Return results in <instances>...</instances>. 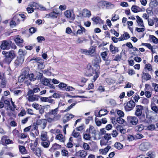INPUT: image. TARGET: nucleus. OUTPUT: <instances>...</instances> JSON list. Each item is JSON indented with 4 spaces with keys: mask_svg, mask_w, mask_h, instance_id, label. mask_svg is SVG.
<instances>
[{
    "mask_svg": "<svg viewBox=\"0 0 158 158\" xmlns=\"http://www.w3.org/2000/svg\"><path fill=\"white\" fill-rule=\"evenodd\" d=\"M142 77L143 79L146 81H148L151 78V76L147 73H143Z\"/></svg>",
    "mask_w": 158,
    "mask_h": 158,
    "instance_id": "c85d7f7f",
    "label": "nucleus"
},
{
    "mask_svg": "<svg viewBox=\"0 0 158 158\" xmlns=\"http://www.w3.org/2000/svg\"><path fill=\"white\" fill-rule=\"evenodd\" d=\"M61 145L59 144H58L57 143H55L53 145L51 149H56L57 148H59L61 147Z\"/></svg>",
    "mask_w": 158,
    "mask_h": 158,
    "instance_id": "052dcab7",
    "label": "nucleus"
},
{
    "mask_svg": "<svg viewBox=\"0 0 158 158\" xmlns=\"http://www.w3.org/2000/svg\"><path fill=\"white\" fill-rule=\"evenodd\" d=\"M29 79L31 81H35L36 79L33 73H30L28 75Z\"/></svg>",
    "mask_w": 158,
    "mask_h": 158,
    "instance_id": "37998d69",
    "label": "nucleus"
},
{
    "mask_svg": "<svg viewBox=\"0 0 158 158\" xmlns=\"http://www.w3.org/2000/svg\"><path fill=\"white\" fill-rule=\"evenodd\" d=\"M109 103L111 106H114L116 104L115 101L112 99H110L109 100Z\"/></svg>",
    "mask_w": 158,
    "mask_h": 158,
    "instance_id": "bf43d9fd",
    "label": "nucleus"
},
{
    "mask_svg": "<svg viewBox=\"0 0 158 158\" xmlns=\"http://www.w3.org/2000/svg\"><path fill=\"white\" fill-rule=\"evenodd\" d=\"M101 62V59L99 56H97L95 59L93 61V66L96 68L98 69H100V66L99 65V64Z\"/></svg>",
    "mask_w": 158,
    "mask_h": 158,
    "instance_id": "f8f14e48",
    "label": "nucleus"
},
{
    "mask_svg": "<svg viewBox=\"0 0 158 158\" xmlns=\"http://www.w3.org/2000/svg\"><path fill=\"white\" fill-rule=\"evenodd\" d=\"M14 40L18 45L20 47L23 46L22 44L23 42V40L19 36H17L15 39Z\"/></svg>",
    "mask_w": 158,
    "mask_h": 158,
    "instance_id": "f3484780",
    "label": "nucleus"
},
{
    "mask_svg": "<svg viewBox=\"0 0 158 158\" xmlns=\"http://www.w3.org/2000/svg\"><path fill=\"white\" fill-rule=\"evenodd\" d=\"M11 45V41L5 40L2 41L0 47L3 50H9L10 49Z\"/></svg>",
    "mask_w": 158,
    "mask_h": 158,
    "instance_id": "423d86ee",
    "label": "nucleus"
},
{
    "mask_svg": "<svg viewBox=\"0 0 158 158\" xmlns=\"http://www.w3.org/2000/svg\"><path fill=\"white\" fill-rule=\"evenodd\" d=\"M92 19L96 24L102 23V21L98 17H94Z\"/></svg>",
    "mask_w": 158,
    "mask_h": 158,
    "instance_id": "c756f323",
    "label": "nucleus"
},
{
    "mask_svg": "<svg viewBox=\"0 0 158 158\" xmlns=\"http://www.w3.org/2000/svg\"><path fill=\"white\" fill-rule=\"evenodd\" d=\"M40 91L39 88L36 87L34 88L33 90L30 89L29 91V94H34V93H37Z\"/></svg>",
    "mask_w": 158,
    "mask_h": 158,
    "instance_id": "2f4dec72",
    "label": "nucleus"
},
{
    "mask_svg": "<svg viewBox=\"0 0 158 158\" xmlns=\"http://www.w3.org/2000/svg\"><path fill=\"white\" fill-rule=\"evenodd\" d=\"M38 126H39L37 125L36 124V125H33V129H34V130H36V131H37V132L35 133V135L36 136H37L38 135H39V131L38 130Z\"/></svg>",
    "mask_w": 158,
    "mask_h": 158,
    "instance_id": "603ef678",
    "label": "nucleus"
},
{
    "mask_svg": "<svg viewBox=\"0 0 158 158\" xmlns=\"http://www.w3.org/2000/svg\"><path fill=\"white\" fill-rule=\"evenodd\" d=\"M151 109L156 114H158V106L155 104H152L151 105Z\"/></svg>",
    "mask_w": 158,
    "mask_h": 158,
    "instance_id": "7c9ffc66",
    "label": "nucleus"
},
{
    "mask_svg": "<svg viewBox=\"0 0 158 158\" xmlns=\"http://www.w3.org/2000/svg\"><path fill=\"white\" fill-rule=\"evenodd\" d=\"M149 39L151 40L152 42L155 44L158 43V39L153 35H149Z\"/></svg>",
    "mask_w": 158,
    "mask_h": 158,
    "instance_id": "f704fd0d",
    "label": "nucleus"
},
{
    "mask_svg": "<svg viewBox=\"0 0 158 158\" xmlns=\"http://www.w3.org/2000/svg\"><path fill=\"white\" fill-rule=\"evenodd\" d=\"M40 99L41 102H48L51 104H54L55 101L52 99V96L48 97H40Z\"/></svg>",
    "mask_w": 158,
    "mask_h": 158,
    "instance_id": "ddd939ff",
    "label": "nucleus"
},
{
    "mask_svg": "<svg viewBox=\"0 0 158 158\" xmlns=\"http://www.w3.org/2000/svg\"><path fill=\"white\" fill-rule=\"evenodd\" d=\"M2 101L5 104L7 105V106L10 105V101L9 100L7 99H5L4 97L3 96L2 98Z\"/></svg>",
    "mask_w": 158,
    "mask_h": 158,
    "instance_id": "3c124183",
    "label": "nucleus"
},
{
    "mask_svg": "<svg viewBox=\"0 0 158 158\" xmlns=\"http://www.w3.org/2000/svg\"><path fill=\"white\" fill-rule=\"evenodd\" d=\"M117 114L120 117H123L124 115V112L120 110H117Z\"/></svg>",
    "mask_w": 158,
    "mask_h": 158,
    "instance_id": "338daca9",
    "label": "nucleus"
},
{
    "mask_svg": "<svg viewBox=\"0 0 158 158\" xmlns=\"http://www.w3.org/2000/svg\"><path fill=\"white\" fill-rule=\"evenodd\" d=\"M2 53L3 55H5L4 61L7 64H10L15 56V52L13 50L8 52L3 51L2 52Z\"/></svg>",
    "mask_w": 158,
    "mask_h": 158,
    "instance_id": "f03ea898",
    "label": "nucleus"
},
{
    "mask_svg": "<svg viewBox=\"0 0 158 158\" xmlns=\"http://www.w3.org/2000/svg\"><path fill=\"white\" fill-rule=\"evenodd\" d=\"M100 71L93 66L92 67L91 65H88L87 67L86 75L87 76H94L93 81L94 82L99 77Z\"/></svg>",
    "mask_w": 158,
    "mask_h": 158,
    "instance_id": "f257e3e1",
    "label": "nucleus"
},
{
    "mask_svg": "<svg viewBox=\"0 0 158 158\" xmlns=\"http://www.w3.org/2000/svg\"><path fill=\"white\" fill-rule=\"evenodd\" d=\"M83 138L85 140H89L90 139V136L89 134L85 133L83 135Z\"/></svg>",
    "mask_w": 158,
    "mask_h": 158,
    "instance_id": "774afa93",
    "label": "nucleus"
},
{
    "mask_svg": "<svg viewBox=\"0 0 158 158\" xmlns=\"http://www.w3.org/2000/svg\"><path fill=\"white\" fill-rule=\"evenodd\" d=\"M24 58L23 56H18L14 62V64L16 66L20 65L23 63Z\"/></svg>",
    "mask_w": 158,
    "mask_h": 158,
    "instance_id": "2eb2a0df",
    "label": "nucleus"
},
{
    "mask_svg": "<svg viewBox=\"0 0 158 158\" xmlns=\"http://www.w3.org/2000/svg\"><path fill=\"white\" fill-rule=\"evenodd\" d=\"M77 156H80L81 158H85L87 155V152L86 151L83 150H81L76 153Z\"/></svg>",
    "mask_w": 158,
    "mask_h": 158,
    "instance_id": "6ab92c4d",
    "label": "nucleus"
},
{
    "mask_svg": "<svg viewBox=\"0 0 158 158\" xmlns=\"http://www.w3.org/2000/svg\"><path fill=\"white\" fill-rule=\"evenodd\" d=\"M106 81L109 85L113 84L115 82V80L114 79L107 78L106 79Z\"/></svg>",
    "mask_w": 158,
    "mask_h": 158,
    "instance_id": "ea45409f",
    "label": "nucleus"
},
{
    "mask_svg": "<svg viewBox=\"0 0 158 158\" xmlns=\"http://www.w3.org/2000/svg\"><path fill=\"white\" fill-rule=\"evenodd\" d=\"M100 3H101L104 6H106L108 9H112L114 7V5L110 2L106 1H102Z\"/></svg>",
    "mask_w": 158,
    "mask_h": 158,
    "instance_id": "aec40b11",
    "label": "nucleus"
},
{
    "mask_svg": "<svg viewBox=\"0 0 158 158\" xmlns=\"http://www.w3.org/2000/svg\"><path fill=\"white\" fill-rule=\"evenodd\" d=\"M47 124V119H38L37 121L36 124L42 129H44L46 126Z\"/></svg>",
    "mask_w": 158,
    "mask_h": 158,
    "instance_id": "1a4fd4ad",
    "label": "nucleus"
},
{
    "mask_svg": "<svg viewBox=\"0 0 158 158\" xmlns=\"http://www.w3.org/2000/svg\"><path fill=\"white\" fill-rule=\"evenodd\" d=\"M107 53L106 52H104L101 53V56L103 60H106V59L107 58Z\"/></svg>",
    "mask_w": 158,
    "mask_h": 158,
    "instance_id": "5fc2aeb1",
    "label": "nucleus"
},
{
    "mask_svg": "<svg viewBox=\"0 0 158 158\" xmlns=\"http://www.w3.org/2000/svg\"><path fill=\"white\" fill-rule=\"evenodd\" d=\"M136 22H137L139 26L140 27H144L142 19L138 15L136 16Z\"/></svg>",
    "mask_w": 158,
    "mask_h": 158,
    "instance_id": "4be33fe9",
    "label": "nucleus"
},
{
    "mask_svg": "<svg viewBox=\"0 0 158 158\" xmlns=\"http://www.w3.org/2000/svg\"><path fill=\"white\" fill-rule=\"evenodd\" d=\"M42 141L41 142V144L44 148H48L49 146L50 142L49 141Z\"/></svg>",
    "mask_w": 158,
    "mask_h": 158,
    "instance_id": "473e14b6",
    "label": "nucleus"
},
{
    "mask_svg": "<svg viewBox=\"0 0 158 158\" xmlns=\"http://www.w3.org/2000/svg\"><path fill=\"white\" fill-rule=\"evenodd\" d=\"M111 20L112 21H115L119 19V17L118 15L114 14L112 15Z\"/></svg>",
    "mask_w": 158,
    "mask_h": 158,
    "instance_id": "de8ad7c7",
    "label": "nucleus"
},
{
    "mask_svg": "<svg viewBox=\"0 0 158 158\" xmlns=\"http://www.w3.org/2000/svg\"><path fill=\"white\" fill-rule=\"evenodd\" d=\"M58 111V107L52 110H50L48 113H46V114L45 115V117H46L47 115L48 114L53 115L54 116L57 114Z\"/></svg>",
    "mask_w": 158,
    "mask_h": 158,
    "instance_id": "a878e982",
    "label": "nucleus"
},
{
    "mask_svg": "<svg viewBox=\"0 0 158 158\" xmlns=\"http://www.w3.org/2000/svg\"><path fill=\"white\" fill-rule=\"evenodd\" d=\"M95 48L93 47H91L89 50L83 49L82 50L83 53L86 55L90 56H93L95 55Z\"/></svg>",
    "mask_w": 158,
    "mask_h": 158,
    "instance_id": "20e7f679",
    "label": "nucleus"
},
{
    "mask_svg": "<svg viewBox=\"0 0 158 158\" xmlns=\"http://www.w3.org/2000/svg\"><path fill=\"white\" fill-rule=\"evenodd\" d=\"M117 129L118 130H120V132L124 134L125 131V130L123 128L122 126H117Z\"/></svg>",
    "mask_w": 158,
    "mask_h": 158,
    "instance_id": "864d4df0",
    "label": "nucleus"
},
{
    "mask_svg": "<svg viewBox=\"0 0 158 158\" xmlns=\"http://www.w3.org/2000/svg\"><path fill=\"white\" fill-rule=\"evenodd\" d=\"M19 151L23 154H26L27 152L25 147L23 146L19 145Z\"/></svg>",
    "mask_w": 158,
    "mask_h": 158,
    "instance_id": "79ce46f5",
    "label": "nucleus"
},
{
    "mask_svg": "<svg viewBox=\"0 0 158 158\" xmlns=\"http://www.w3.org/2000/svg\"><path fill=\"white\" fill-rule=\"evenodd\" d=\"M28 99L29 101L31 102L38 101L39 99V97H40L36 95L29 94V92H28Z\"/></svg>",
    "mask_w": 158,
    "mask_h": 158,
    "instance_id": "4468645a",
    "label": "nucleus"
},
{
    "mask_svg": "<svg viewBox=\"0 0 158 158\" xmlns=\"http://www.w3.org/2000/svg\"><path fill=\"white\" fill-rule=\"evenodd\" d=\"M32 106L36 110H39L40 109L39 105L36 103H34L32 104Z\"/></svg>",
    "mask_w": 158,
    "mask_h": 158,
    "instance_id": "0e129e2a",
    "label": "nucleus"
},
{
    "mask_svg": "<svg viewBox=\"0 0 158 158\" xmlns=\"http://www.w3.org/2000/svg\"><path fill=\"white\" fill-rule=\"evenodd\" d=\"M60 15L59 11L56 9H53L52 12L47 14L46 17L47 18H51L52 19L56 18Z\"/></svg>",
    "mask_w": 158,
    "mask_h": 158,
    "instance_id": "9b49d317",
    "label": "nucleus"
},
{
    "mask_svg": "<svg viewBox=\"0 0 158 158\" xmlns=\"http://www.w3.org/2000/svg\"><path fill=\"white\" fill-rule=\"evenodd\" d=\"M80 29H78L77 31V34H82L83 32H85V28L82 27H80Z\"/></svg>",
    "mask_w": 158,
    "mask_h": 158,
    "instance_id": "49530a36",
    "label": "nucleus"
},
{
    "mask_svg": "<svg viewBox=\"0 0 158 158\" xmlns=\"http://www.w3.org/2000/svg\"><path fill=\"white\" fill-rule=\"evenodd\" d=\"M151 147L150 143L148 142H142L139 146V149L141 151H145L148 150Z\"/></svg>",
    "mask_w": 158,
    "mask_h": 158,
    "instance_id": "0eeeda50",
    "label": "nucleus"
},
{
    "mask_svg": "<svg viewBox=\"0 0 158 158\" xmlns=\"http://www.w3.org/2000/svg\"><path fill=\"white\" fill-rule=\"evenodd\" d=\"M128 123L133 125H136L139 122V119L137 117L129 116L127 118Z\"/></svg>",
    "mask_w": 158,
    "mask_h": 158,
    "instance_id": "9d476101",
    "label": "nucleus"
},
{
    "mask_svg": "<svg viewBox=\"0 0 158 158\" xmlns=\"http://www.w3.org/2000/svg\"><path fill=\"white\" fill-rule=\"evenodd\" d=\"M40 59L39 58L37 57V58H35L33 57L32 58H31L30 60V61H33V63H38V65L39 66L40 64H41L40 63L39 61L40 60Z\"/></svg>",
    "mask_w": 158,
    "mask_h": 158,
    "instance_id": "c03bdc74",
    "label": "nucleus"
},
{
    "mask_svg": "<svg viewBox=\"0 0 158 158\" xmlns=\"http://www.w3.org/2000/svg\"><path fill=\"white\" fill-rule=\"evenodd\" d=\"M131 10L135 13L139 12L140 11L138 6L135 5H133L131 8Z\"/></svg>",
    "mask_w": 158,
    "mask_h": 158,
    "instance_id": "a19ab883",
    "label": "nucleus"
},
{
    "mask_svg": "<svg viewBox=\"0 0 158 158\" xmlns=\"http://www.w3.org/2000/svg\"><path fill=\"white\" fill-rule=\"evenodd\" d=\"M51 80V79L44 78L42 80V82L44 85L48 86V85H49Z\"/></svg>",
    "mask_w": 158,
    "mask_h": 158,
    "instance_id": "58836bf2",
    "label": "nucleus"
},
{
    "mask_svg": "<svg viewBox=\"0 0 158 158\" xmlns=\"http://www.w3.org/2000/svg\"><path fill=\"white\" fill-rule=\"evenodd\" d=\"M104 137L105 140L107 141L110 140L111 138L110 135L109 134H105Z\"/></svg>",
    "mask_w": 158,
    "mask_h": 158,
    "instance_id": "69168bd1",
    "label": "nucleus"
},
{
    "mask_svg": "<svg viewBox=\"0 0 158 158\" xmlns=\"http://www.w3.org/2000/svg\"><path fill=\"white\" fill-rule=\"evenodd\" d=\"M147 156L148 158H155L156 156V154L154 151H150L147 153Z\"/></svg>",
    "mask_w": 158,
    "mask_h": 158,
    "instance_id": "bb28decb",
    "label": "nucleus"
},
{
    "mask_svg": "<svg viewBox=\"0 0 158 158\" xmlns=\"http://www.w3.org/2000/svg\"><path fill=\"white\" fill-rule=\"evenodd\" d=\"M82 14L84 17L88 18H89L91 15L90 11L86 9L83 10Z\"/></svg>",
    "mask_w": 158,
    "mask_h": 158,
    "instance_id": "5701e85b",
    "label": "nucleus"
},
{
    "mask_svg": "<svg viewBox=\"0 0 158 158\" xmlns=\"http://www.w3.org/2000/svg\"><path fill=\"white\" fill-rule=\"evenodd\" d=\"M114 147L115 148L118 150H120L123 148V144L119 142H116L114 144Z\"/></svg>",
    "mask_w": 158,
    "mask_h": 158,
    "instance_id": "4c0bfd02",
    "label": "nucleus"
},
{
    "mask_svg": "<svg viewBox=\"0 0 158 158\" xmlns=\"http://www.w3.org/2000/svg\"><path fill=\"white\" fill-rule=\"evenodd\" d=\"M124 120L120 117L118 118L116 120V122L117 123H118L121 124H123L124 123Z\"/></svg>",
    "mask_w": 158,
    "mask_h": 158,
    "instance_id": "6e6d98bb",
    "label": "nucleus"
},
{
    "mask_svg": "<svg viewBox=\"0 0 158 158\" xmlns=\"http://www.w3.org/2000/svg\"><path fill=\"white\" fill-rule=\"evenodd\" d=\"M64 15L66 18L72 21H74L75 18V15L72 10H66L64 12Z\"/></svg>",
    "mask_w": 158,
    "mask_h": 158,
    "instance_id": "39448f33",
    "label": "nucleus"
},
{
    "mask_svg": "<svg viewBox=\"0 0 158 158\" xmlns=\"http://www.w3.org/2000/svg\"><path fill=\"white\" fill-rule=\"evenodd\" d=\"M144 128V126L142 124L138 125L136 127V130L139 131H141Z\"/></svg>",
    "mask_w": 158,
    "mask_h": 158,
    "instance_id": "a18cd8bd",
    "label": "nucleus"
},
{
    "mask_svg": "<svg viewBox=\"0 0 158 158\" xmlns=\"http://www.w3.org/2000/svg\"><path fill=\"white\" fill-rule=\"evenodd\" d=\"M74 117V115L71 114L65 115L63 118V122L64 123H65L73 118Z\"/></svg>",
    "mask_w": 158,
    "mask_h": 158,
    "instance_id": "a211bd4d",
    "label": "nucleus"
},
{
    "mask_svg": "<svg viewBox=\"0 0 158 158\" xmlns=\"http://www.w3.org/2000/svg\"><path fill=\"white\" fill-rule=\"evenodd\" d=\"M89 133L95 134L96 133V130L94 127L90 126L89 129Z\"/></svg>",
    "mask_w": 158,
    "mask_h": 158,
    "instance_id": "09e8293b",
    "label": "nucleus"
},
{
    "mask_svg": "<svg viewBox=\"0 0 158 158\" xmlns=\"http://www.w3.org/2000/svg\"><path fill=\"white\" fill-rule=\"evenodd\" d=\"M42 152V150L40 148H38L36 149L35 153L38 156H40L41 155Z\"/></svg>",
    "mask_w": 158,
    "mask_h": 158,
    "instance_id": "8fccbe9b",
    "label": "nucleus"
},
{
    "mask_svg": "<svg viewBox=\"0 0 158 158\" xmlns=\"http://www.w3.org/2000/svg\"><path fill=\"white\" fill-rule=\"evenodd\" d=\"M40 138L42 141H46L48 139L47 133L45 131H42L41 133Z\"/></svg>",
    "mask_w": 158,
    "mask_h": 158,
    "instance_id": "b1692460",
    "label": "nucleus"
},
{
    "mask_svg": "<svg viewBox=\"0 0 158 158\" xmlns=\"http://www.w3.org/2000/svg\"><path fill=\"white\" fill-rule=\"evenodd\" d=\"M111 148V146H108L104 149H100L99 150V152L102 155H106Z\"/></svg>",
    "mask_w": 158,
    "mask_h": 158,
    "instance_id": "393cba45",
    "label": "nucleus"
},
{
    "mask_svg": "<svg viewBox=\"0 0 158 158\" xmlns=\"http://www.w3.org/2000/svg\"><path fill=\"white\" fill-rule=\"evenodd\" d=\"M135 105V102L133 100H130L127 103L125 106V110L127 111H131L133 109Z\"/></svg>",
    "mask_w": 158,
    "mask_h": 158,
    "instance_id": "6e6552de",
    "label": "nucleus"
},
{
    "mask_svg": "<svg viewBox=\"0 0 158 158\" xmlns=\"http://www.w3.org/2000/svg\"><path fill=\"white\" fill-rule=\"evenodd\" d=\"M158 5L157 0H151L150 5L152 7H156Z\"/></svg>",
    "mask_w": 158,
    "mask_h": 158,
    "instance_id": "e433bc0d",
    "label": "nucleus"
},
{
    "mask_svg": "<svg viewBox=\"0 0 158 158\" xmlns=\"http://www.w3.org/2000/svg\"><path fill=\"white\" fill-rule=\"evenodd\" d=\"M73 136L75 138H79L80 137V134L79 132H75L74 130L72 133Z\"/></svg>",
    "mask_w": 158,
    "mask_h": 158,
    "instance_id": "13d9d810",
    "label": "nucleus"
},
{
    "mask_svg": "<svg viewBox=\"0 0 158 158\" xmlns=\"http://www.w3.org/2000/svg\"><path fill=\"white\" fill-rule=\"evenodd\" d=\"M145 95L148 98H150L152 95V93L148 90H145Z\"/></svg>",
    "mask_w": 158,
    "mask_h": 158,
    "instance_id": "4d7b16f0",
    "label": "nucleus"
},
{
    "mask_svg": "<svg viewBox=\"0 0 158 158\" xmlns=\"http://www.w3.org/2000/svg\"><path fill=\"white\" fill-rule=\"evenodd\" d=\"M110 52L112 54H115L118 52V49L117 47L111 44L110 46Z\"/></svg>",
    "mask_w": 158,
    "mask_h": 158,
    "instance_id": "412c9836",
    "label": "nucleus"
},
{
    "mask_svg": "<svg viewBox=\"0 0 158 158\" xmlns=\"http://www.w3.org/2000/svg\"><path fill=\"white\" fill-rule=\"evenodd\" d=\"M1 141L2 143H5L6 144H9L13 143L12 141L9 139L8 138V137L6 135H4L2 137Z\"/></svg>",
    "mask_w": 158,
    "mask_h": 158,
    "instance_id": "dca6fc26",
    "label": "nucleus"
},
{
    "mask_svg": "<svg viewBox=\"0 0 158 158\" xmlns=\"http://www.w3.org/2000/svg\"><path fill=\"white\" fill-rule=\"evenodd\" d=\"M56 138L61 142H64L65 141L64 137L61 134L57 135L56 136Z\"/></svg>",
    "mask_w": 158,
    "mask_h": 158,
    "instance_id": "cd10ccee",
    "label": "nucleus"
},
{
    "mask_svg": "<svg viewBox=\"0 0 158 158\" xmlns=\"http://www.w3.org/2000/svg\"><path fill=\"white\" fill-rule=\"evenodd\" d=\"M100 111L102 116L106 115L107 113V110L105 109L101 110Z\"/></svg>",
    "mask_w": 158,
    "mask_h": 158,
    "instance_id": "680f3d73",
    "label": "nucleus"
},
{
    "mask_svg": "<svg viewBox=\"0 0 158 158\" xmlns=\"http://www.w3.org/2000/svg\"><path fill=\"white\" fill-rule=\"evenodd\" d=\"M152 86L154 87L155 91L156 92H158V84L155 83H152Z\"/></svg>",
    "mask_w": 158,
    "mask_h": 158,
    "instance_id": "e2e57ef3",
    "label": "nucleus"
},
{
    "mask_svg": "<svg viewBox=\"0 0 158 158\" xmlns=\"http://www.w3.org/2000/svg\"><path fill=\"white\" fill-rule=\"evenodd\" d=\"M144 108V107L143 106L138 105L136 106L135 109V115L142 120H144L145 119V115L144 113H143Z\"/></svg>",
    "mask_w": 158,
    "mask_h": 158,
    "instance_id": "7ed1b4c3",
    "label": "nucleus"
},
{
    "mask_svg": "<svg viewBox=\"0 0 158 158\" xmlns=\"http://www.w3.org/2000/svg\"><path fill=\"white\" fill-rule=\"evenodd\" d=\"M146 129L148 131H153L156 128L154 124H151L146 127Z\"/></svg>",
    "mask_w": 158,
    "mask_h": 158,
    "instance_id": "c9c22d12",
    "label": "nucleus"
},
{
    "mask_svg": "<svg viewBox=\"0 0 158 158\" xmlns=\"http://www.w3.org/2000/svg\"><path fill=\"white\" fill-rule=\"evenodd\" d=\"M27 52L26 50H23L22 49H19L18 54L19 55V56H23L24 57L27 54Z\"/></svg>",
    "mask_w": 158,
    "mask_h": 158,
    "instance_id": "72a5a7b5",
    "label": "nucleus"
}]
</instances>
